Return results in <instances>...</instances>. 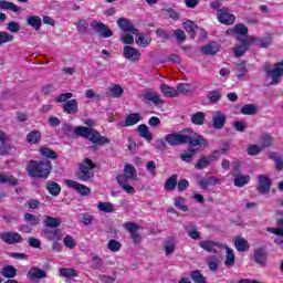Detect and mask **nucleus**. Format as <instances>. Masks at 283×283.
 Returning <instances> with one entry per match:
<instances>
[{"label": "nucleus", "instance_id": "44", "mask_svg": "<svg viewBox=\"0 0 283 283\" xmlns=\"http://www.w3.org/2000/svg\"><path fill=\"white\" fill-rule=\"evenodd\" d=\"M61 277H78V272L72 268L60 269Z\"/></svg>", "mask_w": 283, "mask_h": 283}, {"label": "nucleus", "instance_id": "38", "mask_svg": "<svg viewBox=\"0 0 283 283\" xmlns=\"http://www.w3.org/2000/svg\"><path fill=\"white\" fill-rule=\"evenodd\" d=\"M241 114H243L244 116H253L258 114V106H255L254 104H245L241 108Z\"/></svg>", "mask_w": 283, "mask_h": 283}, {"label": "nucleus", "instance_id": "14", "mask_svg": "<svg viewBox=\"0 0 283 283\" xmlns=\"http://www.w3.org/2000/svg\"><path fill=\"white\" fill-rule=\"evenodd\" d=\"M117 25L123 32H130V34H138V29L134 28V24L125 18H119L117 20Z\"/></svg>", "mask_w": 283, "mask_h": 283}, {"label": "nucleus", "instance_id": "7", "mask_svg": "<svg viewBox=\"0 0 283 283\" xmlns=\"http://www.w3.org/2000/svg\"><path fill=\"white\" fill-rule=\"evenodd\" d=\"M189 136L178 133H171L165 136V142L168 143V145H171L172 147H177L178 145H185L187 144Z\"/></svg>", "mask_w": 283, "mask_h": 283}, {"label": "nucleus", "instance_id": "29", "mask_svg": "<svg viewBox=\"0 0 283 283\" xmlns=\"http://www.w3.org/2000/svg\"><path fill=\"white\" fill-rule=\"evenodd\" d=\"M0 10H10V12H21V7L8 0H0Z\"/></svg>", "mask_w": 283, "mask_h": 283}, {"label": "nucleus", "instance_id": "50", "mask_svg": "<svg viewBox=\"0 0 283 283\" xmlns=\"http://www.w3.org/2000/svg\"><path fill=\"white\" fill-rule=\"evenodd\" d=\"M254 260L256 264H264V262H266V252H264L262 249L255 250Z\"/></svg>", "mask_w": 283, "mask_h": 283}, {"label": "nucleus", "instance_id": "32", "mask_svg": "<svg viewBox=\"0 0 283 283\" xmlns=\"http://www.w3.org/2000/svg\"><path fill=\"white\" fill-rule=\"evenodd\" d=\"M61 219L45 216L43 224L46 226L49 229H56L61 224Z\"/></svg>", "mask_w": 283, "mask_h": 283}, {"label": "nucleus", "instance_id": "35", "mask_svg": "<svg viewBox=\"0 0 283 283\" xmlns=\"http://www.w3.org/2000/svg\"><path fill=\"white\" fill-rule=\"evenodd\" d=\"M0 273L3 277H7L9 280H12V277H17V269L12 265H7L2 268Z\"/></svg>", "mask_w": 283, "mask_h": 283}, {"label": "nucleus", "instance_id": "62", "mask_svg": "<svg viewBox=\"0 0 283 283\" xmlns=\"http://www.w3.org/2000/svg\"><path fill=\"white\" fill-rule=\"evenodd\" d=\"M234 33L240 34L241 36H244L247 34H249V29L244 24H237L234 27Z\"/></svg>", "mask_w": 283, "mask_h": 283}, {"label": "nucleus", "instance_id": "37", "mask_svg": "<svg viewBox=\"0 0 283 283\" xmlns=\"http://www.w3.org/2000/svg\"><path fill=\"white\" fill-rule=\"evenodd\" d=\"M184 28L188 34H190L191 39L196 36V30H198V24H196L193 21L188 20L184 22Z\"/></svg>", "mask_w": 283, "mask_h": 283}, {"label": "nucleus", "instance_id": "23", "mask_svg": "<svg viewBox=\"0 0 283 283\" xmlns=\"http://www.w3.org/2000/svg\"><path fill=\"white\" fill-rule=\"evenodd\" d=\"M193 92H196V86L189 83H180L177 85V96H180V94H193Z\"/></svg>", "mask_w": 283, "mask_h": 283}, {"label": "nucleus", "instance_id": "52", "mask_svg": "<svg viewBox=\"0 0 283 283\" xmlns=\"http://www.w3.org/2000/svg\"><path fill=\"white\" fill-rule=\"evenodd\" d=\"M14 41V35L6 31H0V45H6V43H12Z\"/></svg>", "mask_w": 283, "mask_h": 283}, {"label": "nucleus", "instance_id": "55", "mask_svg": "<svg viewBox=\"0 0 283 283\" xmlns=\"http://www.w3.org/2000/svg\"><path fill=\"white\" fill-rule=\"evenodd\" d=\"M220 264V259L216 255H211L208 258V266L210 271H218V265Z\"/></svg>", "mask_w": 283, "mask_h": 283}, {"label": "nucleus", "instance_id": "21", "mask_svg": "<svg viewBox=\"0 0 283 283\" xmlns=\"http://www.w3.org/2000/svg\"><path fill=\"white\" fill-rule=\"evenodd\" d=\"M0 185H11V187H17V185H19V179L10 174L0 172Z\"/></svg>", "mask_w": 283, "mask_h": 283}, {"label": "nucleus", "instance_id": "25", "mask_svg": "<svg viewBox=\"0 0 283 283\" xmlns=\"http://www.w3.org/2000/svg\"><path fill=\"white\" fill-rule=\"evenodd\" d=\"M161 94H165V96H169L170 98H178V92L177 88H174L169 86V84L163 83L159 87Z\"/></svg>", "mask_w": 283, "mask_h": 283}, {"label": "nucleus", "instance_id": "47", "mask_svg": "<svg viewBox=\"0 0 283 283\" xmlns=\"http://www.w3.org/2000/svg\"><path fill=\"white\" fill-rule=\"evenodd\" d=\"M234 70L237 72L238 78H242L244 76V74H247V72H248V70H247V62L242 61V62L238 63L234 66Z\"/></svg>", "mask_w": 283, "mask_h": 283}, {"label": "nucleus", "instance_id": "54", "mask_svg": "<svg viewBox=\"0 0 283 283\" xmlns=\"http://www.w3.org/2000/svg\"><path fill=\"white\" fill-rule=\"evenodd\" d=\"M273 145V136L270 134L261 135V147L264 149L265 147H271Z\"/></svg>", "mask_w": 283, "mask_h": 283}, {"label": "nucleus", "instance_id": "31", "mask_svg": "<svg viewBox=\"0 0 283 283\" xmlns=\"http://www.w3.org/2000/svg\"><path fill=\"white\" fill-rule=\"evenodd\" d=\"M249 180H251V176L239 172L234 175V187H244V185H248Z\"/></svg>", "mask_w": 283, "mask_h": 283}, {"label": "nucleus", "instance_id": "34", "mask_svg": "<svg viewBox=\"0 0 283 283\" xmlns=\"http://www.w3.org/2000/svg\"><path fill=\"white\" fill-rule=\"evenodd\" d=\"M234 245L237 251L240 253H244V251H249V241L242 238H235L234 239Z\"/></svg>", "mask_w": 283, "mask_h": 283}, {"label": "nucleus", "instance_id": "63", "mask_svg": "<svg viewBox=\"0 0 283 283\" xmlns=\"http://www.w3.org/2000/svg\"><path fill=\"white\" fill-rule=\"evenodd\" d=\"M74 96L72 93H63L55 97V103H67Z\"/></svg>", "mask_w": 283, "mask_h": 283}, {"label": "nucleus", "instance_id": "28", "mask_svg": "<svg viewBox=\"0 0 283 283\" xmlns=\"http://www.w3.org/2000/svg\"><path fill=\"white\" fill-rule=\"evenodd\" d=\"M187 143H189L191 149H193V147H198V146L207 147V139H205V137H202V135H197L193 138L188 136Z\"/></svg>", "mask_w": 283, "mask_h": 283}, {"label": "nucleus", "instance_id": "41", "mask_svg": "<svg viewBox=\"0 0 283 283\" xmlns=\"http://www.w3.org/2000/svg\"><path fill=\"white\" fill-rule=\"evenodd\" d=\"M266 231L269 233H274L275 235H280L274 239L275 244H283V229L282 228H268Z\"/></svg>", "mask_w": 283, "mask_h": 283}, {"label": "nucleus", "instance_id": "22", "mask_svg": "<svg viewBox=\"0 0 283 283\" xmlns=\"http://www.w3.org/2000/svg\"><path fill=\"white\" fill-rule=\"evenodd\" d=\"M137 132L140 136V138H145V140H147L148 143H151V140H154V135L151 134V132H149V126L142 124L137 127Z\"/></svg>", "mask_w": 283, "mask_h": 283}, {"label": "nucleus", "instance_id": "3", "mask_svg": "<svg viewBox=\"0 0 283 283\" xmlns=\"http://www.w3.org/2000/svg\"><path fill=\"white\" fill-rule=\"evenodd\" d=\"M116 180L125 193H128L129 196H134V193H136V189L129 185L130 180H138V172L134 166L130 164L126 165L124 167V174L117 175Z\"/></svg>", "mask_w": 283, "mask_h": 283}, {"label": "nucleus", "instance_id": "9", "mask_svg": "<svg viewBox=\"0 0 283 283\" xmlns=\"http://www.w3.org/2000/svg\"><path fill=\"white\" fill-rule=\"evenodd\" d=\"M124 229H126V231H128L130 234L134 244H140V240H143V237H140V233H138L140 226L134 222H126L124 223Z\"/></svg>", "mask_w": 283, "mask_h": 283}, {"label": "nucleus", "instance_id": "17", "mask_svg": "<svg viewBox=\"0 0 283 283\" xmlns=\"http://www.w3.org/2000/svg\"><path fill=\"white\" fill-rule=\"evenodd\" d=\"M63 112L65 114H71L72 116L78 114V101L76 99H69L62 106Z\"/></svg>", "mask_w": 283, "mask_h": 283}, {"label": "nucleus", "instance_id": "8", "mask_svg": "<svg viewBox=\"0 0 283 283\" xmlns=\"http://www.w3.org/2000/svg\"><path fill=\"white\" fill-rule=\"evenodd\" d=\"M0 240L6 242V244H19L23 242V238L19 232L9 231V232H0Z\"/></svg>", "mask_w": 283, "mask_h": 283}, {"label": "nucleus", "instance_id": "1", "mask_svg": "<svg viewBox=\"0 0 283 283\" xmlns=\"http://www.w3.org/2000/svg\"><path fill=\"white\" fill-rule=\"evenodd\" d=\"M64 134H75V136H82L87 138L93 145H109V138L102 136L96 129L85 126H72L70 124H64Z\"/></svg>", "mask_w": 283, "mask_h": 283}, {"label": "nucleus", "instance_id": "42", "mask_svg": "<svg viewBox=\"0 0 283 283\" xmlns=\"http://www.w3.org/2000/svg\"><path fill=\"white\" fill-rule=\"evenodd\" d=\"M108 91L111 96H113V98H120V96H123V93H124L123 86L118 84H114L108 88Z\"/></svg>", "mask_w": 283, "mask_h": 283}, {"label": "nucleus", "instance_id": "51", "mask_svg": "<svg viewBox=\"0 0 283 283\" xmlns=\"http://www.w3.org/2000/svg\"><path fill=\"white\" fill-rule=\"evenodd\" d=\"M136 43L139 45V48H149L151 43V38L150 36H145V35H138L136 38Z\"/></svg>", "mask_w": 283, "mask_h": 283}, {"label": "nucleus", "instance_id": "43", "mask_svg": "<svg viewBox=\"0 0 283 283\" xmlns=\"http://www.w3.org/2000/svg\"><path fill=\"white\" fill-rule=\"evenodd\" d=\"M190 277L195 283H207V277L202 275V272H200V270L192 271L190 273Z\"/></svg>", "mask_w": 283, "mask_h": 283}, {"label": "nucleus", "instance_id": "27", "mask_svg": "<svg viewBox=\"0 0 283 283\" xmlns=\"http://www.w3.org/2000/svg\"><path fill=\"white\" fill-rule=\"evenodd\" d=\"M27 23L31 28H34L36 32L41 30V25L43 24V20H41V17L39 15H29L27 18Z\"/></svg>", "mask_w": 283, "mask_h": 283}, {"label": "nucleus", "instance_id": "24", "mask_svg": "<svg viewBox=\"0 0 283 283\" xmlns=\"http://www.w3.org/2000/svg\"><path fill=\"white\" fill-rule=\"evenodd\" d=\"M144 98L146 101H150V103H154V105H164V103H165V101L160 99V95L153 91H147L144 94Z\"/></svg>", "mask_w": 283, "mask_h": 283}, {"label": "nucleus", "instance_id": "64", "mask_svg": "<svg viewBox=\"0 0 283 283\" xmlns=\"http://www.w3.org/2000/svg\"><path fill=\"white\" fill-rule=\"evenodd\" d=\"M262 146H258V145H250L248 147V154L249 156H258V154H260V151H262Z\"/></svg>", "mask_w": 283, "mask_h": 283}, {"label": "nucleus", "instance_id": "26", "mask_svg": "<svg viewBox=\"0 0 283 283\" xmlns=\"http://www.w3.org/2000/svg\"><path fill=\"white\" fill-rule=\"evenodd\" d=\"M27 143H29V145H39L41 143V132L33 129L28 133Z\"/></svg>", "mask_w": 283, "mask_h": 283}, {"label": "nucleus", "instance_id": "16", "mask_svg": "<svg viewBox=\"0 0 283 283\" xmlns=\"http://www.w3.org/2000/svg\"><path fill=\"white\" fill-rule=\"evenodd\" d=\"M199 247L203 249V251H208V253H218V250L222 248V244L216 241H201Z\"/></svg>", "mask_w": 283, "mask_h": 283}, {"label": "nucleus", "instance_id": "36", "mask_svg": "<svg viewBox=\"0 0 283 283\" xmlns=\"http://www.w3.org/2000/svg\"><path fill=\"white\" fill-rule=\"evenodd\" d=\"M207 115L203 112L193 113L190 117V120L193 125H205Z\"/></svg>", "mask_w": 283, "mask_h": 283}, {"label": "nucleus", "instance_id": "59", "mask_svg": "<svg viewBox=\"0 0 283 283\" xmlns=\"http://www.w3.org/2000/svg\"><path fill=\"white\" fill-rule=\"evenodd\" d=\"M216 182H218V179L210 177L208 179L199 181V186L201 187V189H207L208 187H211V185H216Z\"/></svg>", "mask_w": 283, "mask_h": 283}, {"label": "nucleus", "instance_id": "2", "mask_svg": "<svg viewBox=\"0 0 283 283\" xmlns=\"http://www.w3.org/2000/svg\"><path fill=\"white\" fill-rule=\"evenodd\" d=\"M27 174L30 178L48 180L52 174V161L48 159L30 160L27 165Z\"/></svg>", "mask_w": 283, "mask_h": 283}, {"label": "nucleus", "instance_id": "19", "mask_svg": "<svg viewBox=\"0 0 283 283\" xmlns=\"http://www.w3.org/2000/svg\"><path fill=\"white\" fill-rule=\"evenodd\" d=\"M42 233L46 240H51V241L62 240V238H63V234L61 233L60 229L52 230V229L46 228L43 230Z\"/></svg>", "mask_w": 283, "mask_h": 283}, {"label": "nucleus", "instance_id": "53", "mask_svg": "<svg viewBox=\"0 0 283 283\" xmlns=\"http://www.w3.org/2000/svg\"><path fill=\"white\" fill-rule=\"evenodd\" d=\"M220 98H222V93H220L218 90H212L208 93V101L210 103L216 104L220 101Z\"/></svg>", "mask_w": 283, "mask_h": 283}, {"label": "nucleus", "instance_id": "6", "mask_svg": "<svg viewBox=\"0 0 283 283\" xmlns=\"http://www.w3.org/2000/svg\"><path fill=\"white\" fill-rule=\"evenodd\" d=\"M91 28L103 39H109V36H114V32L111 31L109 27L101 21L93 20Z\"/></svg>", "mask_w": 283, "mask_h": 283}, {"label": "nucleus", "instance_id": "56", "mask_svg": "<svg viewBox=\"0 0 283 283\" xmlns=\"http://www.w3.org/2000/svg\"><path fill=\"white\" fill-rule=\"evenodd\" d=\"M24 220H25V222H29V224H31L32 227H36V224H39L41 222L39 217H36L30 212H27L24 214Z\"/></svg>", "mask_w": 283, "mask_h": 283}, {"label": "nucleus", "instance_id": "20", "mask_svg": "<svg viewBox=\"0 0 283 283\" xmlns=\"http://www.w3.org/2000/svg\"><path fill=\"white\" fill-rule=\"evenodd\" d=\"M44 277H48V272L39 268H31L28 272L29 280H43Z\"/></svg>", "mask_w": 283, "mask_h": 283}, {"label": "nucleus", "instance_id": "11", "mask_svg": "<svg viewBox=\"0 0 283 283\" xmlns=\"http://www.w3.org/2000/svg\"><path fill=\"white\" fill-rule=\"evenodd\" d=\"M217 18L220 23H223V25H233V23H235V15L231 14L227 8L219 10Z\"/></svg>", "mask_w": 283, "mask_h": 283}, {"label": "nucleus", "instance_id": "4", "mask_svg": "<svg viewBox=\"0 0 283 283\" xmlns=\"http://www.w3.org/2000/svg\"><path fill=\"white\" fill-rule=\"evenodd\" d=\"M96 166L92 161V159L86 158L84 159L83 164L80 165V170L76 172V178L78 180H83L84 182H87L90 178H94V168Z\"/></svg>", "mask_w": 283, "mask_h": 283}, {"label": "nucleus", "instance_id": "33", "mask_svg": "<svg viewBox=\"0 0 283 283\" xmlns=\"http://www.w3.org/2000/svg\"><path fill=\"white\" fill-rule=\"evenodd\" d=\"M177 186H178V175H172L166 180L164 185V189L165 191H174V189H176Z\"/></svg>", "mask_w": 283, "mask_h": 283}, {"label": "nucleus", "instance_id": "30", "mask_svg": "<svg viewBox=\"0 0 283 283\" xmlns=\"http://www.w3.org/2000/svg\"><path fill=\"white\" fill-rule=\"evenodd\" d=\"M142 117L138 113H132L129 114L124 122V127H132L134 125H137V123H140Z\"/></svg>", "mask_w": 283, "mask_h": 283}, {"label": "nucleus", "instance_id": "12", "mask_svg": "<svg viewBox=\"0 0 283 283\" xmlns=\"http://www.w3.org/2000/svg\"><path fill=\"white\" fill-rule=\"evenodd\" d=\"M124 56L127 59V61H130V63H136L140 61V51L134 46L126 45L124 46Z\"/></svg>", "mask_w": 283, "mask_h": 283}, {"label": "nucleus", "instance_id": "15", "mask_svg": "<svg viewBox=\"0 0 283 283\" xmlns=\"http://www.w3.org/2000/svg\"><path fill=\"white\" fill-rule=\"evenodd\" d=\"M272 181L266 175L259 176V193H269Z\"/></svg>", "mask_w": 283, "mask_h": 283}, {"label": "nucleus", "instance_id": "61", "mask_svg": "<svg viewBox=\"0 0 283 283\" xmlns=\"http://www.w3.org/2000/svg\"><path fill=\"white\" fill-rule=\"evenodd\" d=\"M109 251H113V253H116L118 251H120V242L114 240V239H111L108 241V244H107Z\"/></svg>", "mask_w": 283, "mask_h": 283}, {"label": "nucleus", "instance_id": "57", "mask_svg": "<svg viewBox=\"0 0 283 283\" xmlns=\"http://www.w3.org/2000/svg\"><path fill=\"white\" fill-rule=\"evenodd\" d=\"M97 209L104 213H112V211H114V205L111 202H99Z\"/></svg>", "mask_w": 283, "mask_h": 283}, {"label": "nucleus", "instance_id": "60", "mask_svg": "<svg viewBox=\"0 0 283 283\" xmlns=\"http://www.w3.org/2000/svg\"><path fill=\"white\" fill-rule=\"evenodd\" d=\"M7 30L13 34H17L21 30V24L19 22L11 21L7 24Z\"/></svg>", "mask_w": 283, "mask_h": 283}, {"label": "nucleus", "instance_id": "40", "mask_svg": "<svg viewBox=\"0 0 283 283\" xmlns=\"http://www.w3.org/2000/svg\"><path fill=\"white\" fill-rule=\"evenodd\" d=\"M219 51L218 43L211 42L201 48L202 54H217Z\"/></svg>", "mask_w": 283, "mask_h": 283}, {"label": "nucleus", "instance_id": "49", "mask_svg": "<svg viewBox=\"0 0 283 283\" xmlns=\"http://www.w3.org/2000/svg\"><path fill=\"white\" fill-rule=\"evenodd\" d=\"M237 41H239V45L248 49L249 45H253V43L258 41V38H254V36L238 38Z\"/></svg>", "mask_w": 283, "mask_h": 283}, {"label": "nucleus", "instance_id": "13", "mask_svg": "<svg viewBox=\"0 0 283 283\" xmlns=\"http://www.w3.org/2000/svg\"><path fill=\"white\" fill-rule=\"evenodd\" d=\"M216 160H218V156L216 155L202 156L198 159L195 167L196 169H207V167H209L211 163H216Z\"/></svg>", "mask_w": 283, "mask_h": 283}, {"label": "nucleus", "instance_id": "58", "mask_svg": "<svg viewBox=\"0 0 283 283\" xmlns=\"http://www.w3.org/2000/svg\"><path fill=\"white\" fill-rule=\"evenodd\" d=\"M196 151L197 150L195 148H189L188 153L180 155L181 160H184V163H191L193 160V154H196Z\"/></svg>", "mask_w": 283, "mask_h": 283}, {"label": "nucleus", "instance_id": "46", "mask_svg": "<svg viewBox=\"0 0 283 283\" xmlns=\"http://www.w3.org/2000/svg\"><path fill=\"white\" fill-rule=\"evenodd\" d=\"M164 251H166V255H172L174 251H176V241L174 239H169L164 243Z\"/></svg>", "mask_w": 283, "mask_h": 283}, {"label": "nucleus", "instance_id": "5", "mask_svg": "<svg viewBox=\"0 0 283 283\" xmlns=\"http://www.w3.org/2000/svg\"><path fill=\"white\" fill-rule=\"evenodd\" d=\"M268 78H271L270 85H277L282 82L283 61L274 64L273 69L266 71Z\"/></svg>", "mask_w": 283, "mask_h": 283}, {"label": "nucleus", "instance_id": "18", "mask_svg": "<svg viewBox=\"0 0 283 283\" xmlns=\"http://www.w3.org/2000/svg\"><path fill=\"white\" fill-rule=\"evenodd\" d=\"M224 123H227V116H224L220 111L216 112L212 116V126L214 129H222V127H224Z\"/></svg>", "mask_w": 283, "mask_h": 283}, {"label": "nucleus", "instance_id": "48", "mask_svg": "<svg viewBox=\"0 0 283 283\" xmlns=\"http://www.w3.org/2000/svg\"><path fill=\"white\" fill-rule=\"evenodd\" d=\"M40 154L41 156H44V158H52L53 160H56V158H59V155H56V151L48 147L40 148Z\"/></svg>", "mask_w": 283, "mask_h": 283}, {"label": "nucleus", "instance_id": "45", "mask_svg": "<svg viewBox=\"0 0 283 283\" xmlns=\"http://www.w3.org/2000/svg\"><path fill=\"white\" fill-rule=\"evenodd\" d=\"M46 189L51 196H59L61 193V186L54 181H48Z\"/></svg>", "mask_w": 283, "mask_h": 283}, {"label": "nucleus", "instance_id": "39", "mask_svg": "<svg viewBox=\"0 0 283 283\" xmlns=\"http://www.w3.org/2000/svg\"><path fill=\"white\" fill-rule=\"evenodd\" d=\"M226 266H233L235 264V254L233 253V250L229 247H226Z\"/></svg>", "mask_w": 283, "mask_h": 283}, {"label": "nucleus", "instance_id": "10", "mask_svg": "<svg viewBox=\"0 0 283 283\" xmlns=\"http://www.w3.org/2000/svg\"><path fill=\"white\" fill-rule=\"evenodd\" d=\"M65 185L71 189H75V191H77L80 196H90V193H92V190L87 186L78 184L77 181H74L72 179H66Z\"/></svg>", "mask_w": 283, "mask_h": 283}]
</instances>
